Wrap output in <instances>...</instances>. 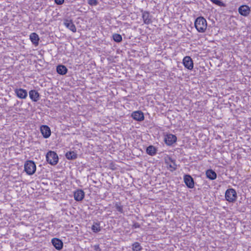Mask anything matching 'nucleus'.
<instances>
[{
	"label": "nucleus",
	"instance_id": "nucleus-1",
	"mask_svg": "<svg viewBox=\"0 0 251 251\" xmlns=\"http://www.w3.org/2000/svg\"><path fill=\"white\" fill-rule=\"evenodd\" d=\"M206 20L202 17L197 18L195 21V27L199 32L203 33L207 28Z\"/></svg>",
	"mask_w": 251,
	"mask_h": 251
},
{
	"label": "nucleus",
	"instance_id": "nucleus-2",
	"mask_svg": "<svg viewBox=\"0 0 251 251\" xmlns=\"http://www.w3.org/2000/svg\"><path fill=\"white\" fill-rule=\"evenodd\" d=\"M25 171L28 175L34 174L36 170V165L33 161H26L24 165Z\"/></svg>",
	"mask_w": 251,
	"mask_h": 251
},
{
	"label": "nucleus",
	"instance_id": "nucleus-3",
	"mask_svg": "<svg viewBox=\"0 0 251 251\" xmlns=\"http://www.w3.org/2000/svg\"><path fill=\"white\" fill-rule=\"evenodd\" d=\"M46 157L47 161L51 165H55L58 162V155L54 151H48Z\"/></svg>",
	"mask_w": 251,
	"mask_h": 251
},
{
	"label": "nucleus",
	"instance_id": "nucleus-4",
	"mask_svg": "<svg viewBox=\"0 0 251 251\" xmlns=\"http://www.w3.org/2000/svg\"><path fill=\"white\" fill-rule=\"evenodd\" d=\"M226 200L230 202H233L237 199V193L236 191L232 188L228 189L225 193Z\"/></svg>",
	"mask_w": 251,
	"mask_h": 251
},
{
	"label": "nucleus",
	"instance_id": "nucleus-5",
	"mask_svg": "<svg viewBox=\"0 0 251 251\" xmlns=\"http://www.w3.org/2000/svg\"><path fill=\"white\" fill-rule=\"evenodd\" d=\"M142 17L143 18L144 24L149 25L152 23V16L148 11L142 10Z\"/></svg>",
	"mask_w": 251,
	"mask_h": 251
},
{
	"label": "nucleus",
	"instance_id": "nucleus-6",
	"mask_svg": "<svg viewBox=\"0 0 251 251\" xmlns=\"http://www.w3.org/2000/svg\"><path fill=\"white\" fill-rule=\"evenodd\" d=\"M183 64L184 67L189 70H191L193 69V61L190 56H186L184 57Z\"/></svg>",
	"mask_w": 251,
	"mask_h": 251
},
{
	"label": "nucleus",
	"instance_id": "nucleus-7",
	"mask_svg": "<svg viewBox=\"0 0 251 251\" xmlns=\"http://www.w3.org/2000/svg\"><path fill=\"white\" fill-rule=\"evenodd\" d=\"M176 139L177 138L175 135L168 134L165 136L164 141L167 145L171 146L176 141Z\"/></svg>",
	"mask_w": 251,
	"mask_h": 251
},
{
	"label": "nucleus",
	"instance_id": "nucleus-8",
	"mask_svg": "<svg viewBox=\"0 0 251 251\" xmlns=\"http://www.w3.org/2000/svg\"><path fill=\"white\" fill-rule=\"evenodd\" d=\"M40 131L45 138H48L50 136L51 131L50 128L46 125L41 126Z\"/></svg>",
	"mask_w": 251,
	"mask_h": 251
},
{
	"label": "nucleus",
	"instance_id": "nucleus-9",
	"mask_svg": "<svg viewBox=\"0 0 251 251\" xmlns=\"http://www.w3.org/2000/svg\"><path fill=\"white\" fill-rule=\"evenodd\" d=\"M184 181L186 186L189 188H193L194 187V181L193 178L189 175H185Z\"/></svg>",
	"mask_w": 251,
	"mask_h": 251
},
{
	"label": "nucleus",
	"instance_id": "nucleus-10",
	"mask_svg": "<svg viewBox=\"0 0 251 251\" xmlns=\"http://www.w3.org/2000/svg\"><path fill=\"white\" fill-rule=\"evenodd\" d=\"M250 7L246 5H242L238 8L239 13L244 16H247L250 14Z\"/></svg>",
	"mask_w": 251,
	"mask_h": 251
},
{
	"label": "nucleus",
	"instance_id": "nucleus-11",
	"mask_svg": "<svg viewBox=\"0 0 251 251\" xmlns=\"http://www.w3.org/2000/svg\"><path fill=\"white\" fill-rule=\"evenodd\" d=\"M14 91L16 96L20 99H25L27 96V91L25 89L22 88L15 89Z\"/></svg>",
	"mask_w": 251,
	"mask_h": 251
},
{
	"label": "nucleus",
	"instance_id": "nucleus-12",
	"mask_svg": "<svg viewBox=\"0 0 251 251\" xmlns=\"http://www.w3.org/2000/svg\"><path fill=\"white\" fill-rule=\"evenodd\" d=\"M131 117L136 121H142L144 119L143 113L141 111H136L133 112L131 114Z\"/></svg>",
	"mask_w": 251,
	"mask_h": 251
},
{
	"label": "nucleus",
	"instance_id": "nucleus-13",
	"mask_svg": "<svg viewBox=\"0 0 251 251\" xmlns=\"http://www.w3.org/2000/svg\"><path fill=\"white\" fill-rule=\"evenodd\" d=\"M51 243L57 250H60L63 248V243L62 241L58 238H54L52 239Z\"/></svg>",
	"mask_w": 251,
	"mask_h": 251
},
{
	"label": "nucleus",
	"instance_id": "nucleus-14",
	"mask_svg": "<svg viewBox=\"0 0 251 251\" xmlns=\"http://www.w3.org/2000/svg\"><path fill=\"white\" fill-rule=\"evenodd\" d=\"M74 196L75 201H81L84 197V192L83 190L79 189L74 192Z\"/></svg>",
	"mask_w": 251,
	"mask_h": 251
},
{
	"label": "nucleus",
	"instance_id": "nucleus-15",
	"mask_svg": "<svg viewBox=\"0 0 251 251\" xmlns=\"http://www.w3.org/2000/svg\"><path fill=\"white\" fill-rule=\"evenodd\" d=\"M64 24L66 27L72 31L73 32H75L76 29L75 25L74 24L72 20L65 19L64 21Z\"/></svg>",
	"mask_w": 251,
	"mask_h": 251
},
{
	"label": "nucleus",
	"instance_id": "nucleus-16",
	"mask_svg": "<svg viewBox=\"0 0 251 251\" xmlns=\"http://www.w3.org/2000/svg\"><path fill=\"white\" fill-rule=\"evenodd\" d=\"M29 95L30 98L33 101H37L40 98V95L39 93L35 90H30L29 92Z\"/></svg>",
	"mask_w": 251,
	"mask_h": 251
},
{
	"label": "nucleus",
	"instance_id": "nucleus-17",
	"mask_svg": "<svg viewBox=\"0 0 251 251\" xmlns=\"http://www.w3.org/2000/svg\"><path fill=\"white\" fill-rule=\"evenodd\" d=\"M29 38L32 44L37 46L39 44V37L38 35L35 33L33 32L30 34L29 36Z\"/></svg>",
	"mask_w": 251,
	"mask_h": 251
},
{
	"label": "nucleus",
	"instance_id": "nucleus-18",
	"mask_svg": "<svg viewBox=\"0 0 251 251\" xmlns=\"http://www.w3.org/2000/svg\"><path fill=\"white\" fill-rule=\"evenodd\" d=\"M206 176L210 180H214L217 177L216 173L212 170L209 169L206 171Z\"/></svg>",
	"mask_w": 251,
	"mask_h": 251
},
{
	"label": "nucleus",
	"instance_id": "nucleus-19",
	"mask_svg": "<svg viewBox=\"0 0 251 251\" xmlns=\"http://www.w3.org/2000/svg\"><path fill=\"white\" fill-rule=\"evenodd\" d=\"M56 71L58 74L64 75L67 73L68 69L64 65H59L57 67Z\"/></svg>",
	"mask_w": 251,
	"mask_h": 251
},
{
	"label": "nucleus",
	"instance_id": "nucleus-20",
	"mask_svg": "<svg viewBox=\"0 0 251 251\" xmlns=\"http://www.w3.org/2000/svg\"><path fill=\"white\" fill-rule=\"evenodd\" d=\"M65 156L68 160H74L77 157V154L74 151H70L66 153Z\"/></svg>",
	"mask_w": 251,
	"mask_h": 251
},
{
	"label": "nucleus",
	"instance_id": "nucleus-21",
	"mask_svg": "<svg viewBox=\"0 0 251 251\" xmlns=\"http://www.w3.org/2000/svg\"><path fill=\"white\" fill-rule=\"evenodd\" d=\"M156 149L153 146H149L146 149V152L151 156H153L156 154Z\"/></svg>",
	"mask_w": 251,
	"mask_h": 251
},
{
	"label": "nucleus",
	"instance_id": "nucleus-22",
	"mask_svg": "<svg viewBox=\"0 0 251 251\" xmlns=\"http://www.w3.org/2000/svg\"><path fill=\"white\" fill-rule=\"evenodd\" d=\"M142 250L143 248L139 243L136 242L132 244V251H142Z\"/></svg>",
	"mask_w": 251,
	"mask_h": 251
},
{
	"label": "nucleus",
	"instance_id": "nucleus-23",
	"mask_svg": "<svg viewBox=\"0 0 251 251\" xmlns=\"http://www.w3.org/2000/svg\"><path fill=\"white\" fill-rule=\"evenodd\" d=\"M113 39L114 41L119 43L122 40V37L119 34L115 33L113 35Z\"/></svg>",
	"mask_w": 251,
	"mask_h": 251
},
{
	"label": "nucleus",
	"instance_id": "nucleus-24",
	"mask_svg": "<svg viewBox=\"0 0 251 251\" xmlns=\"http://www.w3.org/2000/svg\"><path fill=\"white\" fill-rule=\"evenodd\" d=\"M92 229L94 232H98L100 231L101 228L100 226V224L98 223H95L92 226Z\"/></svg>",
	"mask_w": 251,
	"mask_h": 251
},
{
	"label": "nucleus",
	"instance_id": "nucleus-25",
	"mask_svg": "<svg viewBox=\"0 0 251 251\" xmlns=\"http://www.w3.org/2000/svg\"><path fill=\"white\" fill-rule=\"evenodd\" d=\"M212 3L219 6H225V3L221 1L220 0H209Z\"/></svg>",
	"mask_w": 251,
	"mask_h": 251
},
{
	"label": "nucleus",
	"instance_id": "nucleus-26",
	"mask_svg": "<svg viewBox=\"0 0 251 251\" xmlns=\"http://www.w3.org/2000/svg\"><path fill=\"white\" fill-rule=\"evenodd\" d=\"M115 207L119 212L121 213H124L123 207L122 205H121L117 202L115 204Z\"/></svg>",
	"mask_w": 251,
	"mask_h": 251
},
{
	"label": "nucleus",
	"instance_id": "nucleus-27",
	"mask_svg": "<svg viewBox=\"0 0 251 251\" xmlns=\"http://www.w3.org/2000/svg\"><path fill=\"white\" fill-rule=\"evenodd\" d=\"M169 160L172 163H173V165H170L169 167L170 168H172L173 169V170H176V169L177 166L176 164L175 160L170 157L169 158Z\"/></svg>",
	"mask_w": 251,
	"mask_h": 251
},
{
	"label": "nucleus",
	"instance_id": "nucleus-28",
	"mask_svg": "<svg viewBox=\"0 0 251 251\" xmlns=\"http://www.w3.org/2000/svg\"><path fill=\"white\" fill-rule=\"evenodd\" d=\"M88 3L91 6H96L98 4L97 0H89Z\"/></svg>",
	"mask_w": 251,
	"mask_h": 251
},
{
	"label": "nucleus",
	"instance_id": "nucleus-29",
	"mask_svg": "<svg viewBox=\"0 0 251 251\" xmlns=\"http://www.w3.org/2000/svg\"><path fill=\"white\" fill-rule=\"evenodd\" d=\"M93 248L95 251H101L99 245H95L94 246Z\"/></svg>",
	"mask_w": 251,
	"mask_h": 251
},
{
	"label": "nucleus",
	"instance_id": "nucleus-30",
	"mask_svg": "<svg viewBox=\"0 0 251 251\" xmlns=\"http://www.w3.org/2000/svg\"><path fill=\"white\" fill-rule=\"evenodd\" d=\"M140 227V225L138 223L135 222L132 225V228H137Z\"/></svg>",
	"mask_w": 251,
	"mask_h": 251
},
{
	"label": "nucleus",
	"instance_id": "nucleus-31",
	"mask_svg": "<svg viewBox=\"0 0 251 251\" xmlns=\"http://www.w3.org/2000/svg\"><path fill=\"white\" fill-rule=\"evenodd\" d=\"M55 3L58 5H61L64 3V0H54Z\"/></svg>",
	"mask_w": 251,
	"mask_h": 251
}]
</instances>
